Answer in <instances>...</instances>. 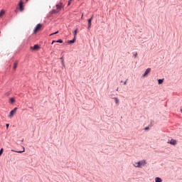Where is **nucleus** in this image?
<instances>
[{"label": "nucleus", "mask_w": 182, "mask_h": 182, "mask_svg": "<svg viewBox=\"0 0 182 182\" xmlns=\"http://www.w3.org/2000/svg\"><path fill=\"white\" fill-rule=\"evenodd\" d=\"M146 164H147V162H146V160H142L137 162V165H134V167L141 168L144 166H146Z\"/></svg>", "instance_id": "f257e3e1"}, {"label": "nucleus", "mask_w": 182, "mask_h": 182, "mask_svg": "<svg viewBox=\"0 0 182 182\" xmlns=\"http://www.w3.org/2000/svg\"><path fill=\"white\" fill-rule=\"evenodd\" d=\"M42 26H43L42 24L38 23L34 29V33H38L42 29Z\"/></svg>", "instance_id": "f03ea898"}, {"label": "nucleus", "mask_w": 182, "mask_h": 182, "mask_svg": "<svg viewBox=\"0 0 182 182\" xmlns=\"http://www.w3.org/2000/svg\"><path fill=\"white\" fill-rule=\"evenodd\" d=\"M16 110H18V107H15L14 109H12L11 112H10V114L9 115V117L10 119H12L14 117V115L15 114V113H16Z\"/></svg>", "instance_id": "7ed1b4c3"}, {"label": "nucleus", "mask_w": 182, "mask_h": 182, "mask_svg": "<svg viewBox=\"0 0 182 182\" xmlns=\"http://www.w3.org/2000/svg\"><path fill=\"white\" fill-rule=\"evenodd\" d=\"M18 6L21 12H22L23 11V1H22V0L19 1Z\"/></svg>", "instance_id": "20e7f679"}, {"label": "nucleus", "mask_w": 182, "mask_h": 182, "mask_svg": "<svg viewBox=\"0 0 182 182\" xmlns=\"http://www.w3.org/2000/svg\"><path fill=\"white\" fill-rule=\"evenodd\" d=\"M55 6H56V9L58 11V12H60V11H62V8H63L62 3L57 4Z\"/></svg>", "instance_id": "39448f33"}, {"label": "nucleus", "mask_w": 182, "mask_h": 182, "mask_svg": "<svg viewBox=\"0 0 182 182\" xmlns=\"http://www.w3.org/2000/svg\"><path fill=\"white\" fill-rule=\"evenodd\" d=\"M168 143L169 144H172V146H176V144H177V141H176V139H172L170 141H168Z\"/></svg>", "instance_id": "423d86ee"}, {"label": "nucleus", "mask_w": 182, "mask_h": 182, "mask_svg": "<svg viewBox=\"0 0 182 182\" xmlns=\"http://www.w3.org/2000/svg\"><path fill=\"white\" fill-rule=\"evenodd\" d=\"M151 71V68H147L145 71V73L143 74L142 77H146L147 76V74Z\"/></svg>", "instance_id": "0eeeda50"}, {"label": "nucleus", "mask_w": 182, "mask_h": 182, "mask_svg": "<svg viewBox=\"0 0 182 182\" xmlns=\"http://www.w3.org/2000/svg\"><path fill=\"white\" fill-rule=\"evenodd\" d=\"M31 49H32V50H39V46L35 45L34 46H31Z\"/></svg>", "instance_id": "6e6552de"}, {"label": "nucleus", "mask_w": 182, "mask_h": 182, "mask_svg": "<svg viewBox=\"0 0 182 182\" xmlns=\"http://www.w3.org/2000/svg\"><path fill=\"white\" fill-rule=\"evenodd\" d=\"M53 43H63V41L62 39L58 41H53L52 45H53Z\"/></svg>", "instance_id": "1a4fd4ad"}, {"label": "nucleus", "mask_w": 182, "mask_h": 182, "mask_svg": "<svg viewBox=\"0 0 182 182\" xmlns=\"http://www.w3.org/2000/svg\"><path fill=\"white\" fill-rule=\"evenodd\" d=\"M92 26V19L89 18L88 19V29H90Z\"/></svg>", "instance_id": "9d476101"}, {"label": "nucleus", "mask_w": 182, "mask_h": 182, "mask_svg": "<svg viewBox=\"0 0 182 182\" xmlns=\"http://www.w3.org/2000/svg\"><path fill=\"white\" fill-rule=\"evenodd\" d=\"M16 68H18V63L17 61H16L14 64V67H13V69L14 70H16Z\"/></svg>", "instance_id": "9b49d317"}, {"label": "nucleus", "mask_w": 182, "mask_h": 182, "mask_svg": "<svg viewBox=\"0 0 182 182\" xmlns=\"http://www.w3.org/2000/svg\"><path fill=\"white\" fill-rule=\"evenodd\" d=\"M5 15V11L1 10L0 11V18H2Z\"/></svg>", "instance_id": "f8f14e48"}, {"label": "nucleus", "mask_w": 182, "mask_h": 182, "mask_svg": "<svg viewBox=\"0 0 182 182\" xmlns=\"http://www.w3.org/2000/svg\"><path fill=\"white\" fill-rule=\"evenodd\" d=\"M12 151H15L16 153H25V147H23V151H14V150H12Z\"/></svg>", "instance_id": "ddd939ff"}, {"label": "nucleus", "mask_w": 182, "mask_h": 182, "mask_svg": "<svg viewBox=\"0 0 182 182\" xmlns=\"http://www.w3.org/2000/svg\"><path fill=\"white\" fill-rule=\"evenodd\" d=\"M162 181H163V180H161V178L156 177L155 178V182H162Z\"/></svg>", "instance_id": "4468645a"}, {"label": "nucleus", "mask_w": 182, "mask_h": 182, "mask_svg": "<svg viewBox=\"0 0 182 182\" xmlns=\"http://www.w3.org/2000/svg\"><path fill=\"white\" fill-rule=\"evenodd\" d=\"M58 13H59V11L57 9H54L50 11V14H58Z\"/></svg>", "instance_id": "2eb2a0df"}, {"label": "nucleus", "mask_w": 182, "mask_h": 182, "mask_svg": "<svg viewBox=\"0 0 182 182\" xmlns=\"http://www.w3.org/2000/svg\"><path fill=\"white\" fill-rule=\"evenodd\" d=\"M163 82H164V79H159V80H158L159 85H161V83H163Z\"/></svg>", "instance_id": "dca6fc26"}, {"label": "nucleus", "mask_w": 182, "mask_h": 182, "mask_svg": "<svg viewBox=\"0 0 182 182\" xmlns=\"http://www.w3.org/2000/svg\"><path fill=\"white\" fill-rule=\"evenodd\" d=\"M74 38H76V36L77 35V29L73 31Z\"/></svg>", "instance_id": "f3484780"}, {"label": "nucleus", "mask_w": 182, "mask_h": 182, "mask_svg": "<svg viewBox=\"0 0 182 182\" xmlns=\"http://www.w3.org/2000/svg\"><path fill=\"white\" fill-rule=\"evenodd\" d=\"M75 41H76V38L74 37V38L71 41H70V43H75Z\"/></svg>", "instance_id": "a211bd4d"}, {"label": "nucleus", "mask_w": 182, "mask_h": 182, "mask_svg": "<svg viewBox=\"0 0 182 182\" xmlns=\"http://www.w3.org/2000/svg\"><path fill=\"white\" fill-rule=\"evenodd\" d=\"M58 33H59V31H56L55 33H53L50 34V36H53V35H56V34H58Z\"/></svg>", "instance_id": "6ab92c4d"}, {"label": "nucleus", "mask_w": 182, "mask_h": 182, "mask_svg": "<svg viewBox=\"0 0 182 182\" xmlns=\"http://www.w3.org/2000/svg\"><path fill=\"white\" fill-rule=\"evenodd\" d=\"M114 99L115 102H116L117 104L119 103V99H118L117 97H114Z\"/></svg>", "instance_id": "aec40b11"}, {"label": "nucleus", "mask_w": 182, "mask_h": 182, "mask_svg": "<svg viewBox=\"0 0 182 182\" xmlns=\"http://www.w3.org/2000/svg\"><path fill=\"white\" fill-rule=\"evenodd\" d=\"M10 102H11V103H14V102H15V99L10 98Z\"/></svg>", "instance_id": "412c9836"}, {"label": "nucleus", "mask_w": 182, "mask_h": 182, "mask_svg": "<svg viewBox=\"0 0 182 182\" xmlns=\"http://www.w3.org/2000/svg\"><path fill=\"white\" fill-rule=\"evenodd\" d=\"M2 153H4V149H1L0 150V156H2Z\"/></svg>", "instance_id": "4be33fe9"}, {"label": "nucleus", "mask_w": 182, "mask_h": 182, "mask_svg": "<svg viewBox=\"0 0 182 182\" xmlns=\"http://www.w3.org/2000/svg\"><path fill=\"white\" fill-rule=\"evenodd\" d=\"M70 4H72V0L68 1V6H69L70 5Z\"/></svg>", "instance_id": "5701e85b"}, {"label": "nucleus", "mask_w": 182, "mask_h": 182, "mask_svg": "<svg viewBox=\"0 0 182 182\" xmlns=\"http://www.w3.org/2000/svg\"><path fill=\"white\" fill-rule=\"evenodd\" d=\"M6 129H8V127H9V124H6Z\"/></svg>", "instance_id": "b1692460"}, {"label": "nucleus", "mask_w": 182, "mask_h": 182, "mask_svg": "<svg viewBox=\"0 0 182 182\" xmlns=\"http://www.w3.org/2000/svg\"><path fill=\"white\" fill-rule=\"evenodd\" d=\"M90 19H91V21H92L93 20V16H92Z\"/></svg>", "instance_id": "393cba45"}, {"label": "nucleus", "mask_w": 182, "mask_h": 182, "mask_svg": "<svg viewBox=\"0 0 182 182\" xmlns=\"http://www.w3.org/2000/svg\"><path fill=\"white\" fill-rule=\"evenodd\" d=\"M134 56V58H137V53H136Z\"/></svg>", "instance_id": "a878e982"}, {"label": "nucleus", "mask_w": 182, "mask_h": 182, "mask_svg": "<svg viewBox=\"0 0 182 182\" xmlns=\"http://www.w3.org/2000/svg\"><path fill=\"white\" fill-rule=\"evenodd\" d=\"M124 85H127V81H125V82H124Z\"/></svg>", "instance_id": "bb28decb"}, {"label": "nucleus", "mask_w": 182, "mask_h": 182, "mask_svg": "<svg viewBox=\"0 0 182 182\" xmlns=\"http://www.w3.org/2000/svg\"><path fill=\"white\" fill-rule=\"evenodd\" d=\"M145 130H149V127H146Z\"/></svg>", "instance_id": "cd10ccee"}, {"label": "nucleus", "mask_w": 182, "mask_h": 182, "mask_svg": "<svg viewBox=\"0 0 182 182\" xmlns=\"http://www.w3.org/2000/svg\"><path fill=\"white\" fill-rule=\"evenodd\" d=\"M116 90H117V92H119V87H117Z\"/></svg>", "instance_id": "c85d7f7f"}, {"label": "nucleus", "mask_w": 182, "mask_h": 182, "mask_svg": "<svg viewBox=\"0 0 182 182\" xmlns=\"http://www.w3.org/2000/svg\"><path fill=\"white\" fill-rule=\"evenodd\" d=\"M134 166H137V162H136V163H135V164H134Z\"/></svg>", "instance_id": "c756f323"}, {"label": "nucleus", "mask_w": 182, "mask_h": 182, "mask_svg": "<svg viewBox=\"0 0 182 182\" xmlns=\"http://www.w3.org/2000/svg\"><path fill=\"white\" fill-rule=\"evenodd\" d=\"M29 1V0H26V2H28Z\"/></svg>", "instance_id": "7c9ffc66"}]
</instances>
